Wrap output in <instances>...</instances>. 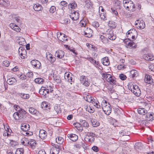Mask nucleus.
I'll return each mask as SVG.
<instances>
[{"mask_svg":"<svg viewBox=\"0 0 154 154\" xmlns=\"http://www.w3.org/2000/svg\"><path fill=\"white\" fill-rule=\"evenodd\" d=\"M99 15L101 19L103 20H106V14L105 12H103V13H101V14H100Z\"/></svg>","mask_w":154,"mask_h":154,"instance_id":"nucleus-50","label":"nucleus"},{"mask_svg":"<svg viewBox=\"0 0 154 154\" xmlns=\"http://www.w3.org/2000/svg\"><path fill=\"white\" fill-rule=\"evenodd\" d=\"M88 20L87 19L85 18H83L80 22V25L82 27H85L86 24L88 23Z\"/></svg>","mask_w":154,"mask_h":154,"instance_id":"nucleus-29","label":"nucleus"},{"mask_svg":"<svg viewBox=\"0 0 154 154\" xmlns=\"http://www.w3.org/2000/svg\"><path fill=\"white\" fill-rule=\"evenodd\" d=\"M100 40L104 44H107L109 43V40L106 37H105L104 36L101 35L100 37Z\"/></svg>","mask_w":154,"mask_h":154,"instance_id":"nucleus-27","label":"nucleus"},{"mask_svg":"<svg viewBox=\"0 0 154 154\" xmlns=\"http://www.w3.org/2000/svg\"><path fill=\"white\" fill-rule=\"evenodd\" d=\"M21 115L18 112H15L13 115V116L15 120H19L21 119Z\"/></svg>","mask_w":154,"mask_h":154,"instance_id":"nucleus-39","label":"nucleus"},{"mask_svg":"<svg viewBox=\"0 0 154 154\" xmlns=\"http://www.w3.org/2000/svg\"><path fill=\"white\" fill-rule=\"evenodd\" d=\"M19 54L20 57L22 59H24L26 57V51L25 49L22 47H20L19 48Z\"/></svg>","mask_w":154,"mask_h":154,"instance_id":"nucleus-7","label":"nucleus"},{"mask_svg":"<svg viewBox=\"0 0 154 154\" xmlns=\"http://www.w3.org/2000/svg\"><path fill=\"white\" fill-rule=\"evenodd\" d=\"M102 63L104 65L107 66L109 63V61L107 57H105L102 60Z\"/></svg>","mask_w":154,"mask_h":154,"instance_id":"nucleus-35","label":"nucleus"},{"mask_svg":"<svg viewBox=\"0 0 154 154\" xmlns=\"http://www.w3.org/2000/svg\"><path fill=\"white\" fill-rule=\"evenodd\" d=\"M119 77H120V79L122 80H125L127 78L126 76L123 74H121L119 75Z\"/></svg>","mask_w":154,"mask_h":154,"instance_id":"nucleus-58","label":"nucleus"},{"mask_svg":"<svg viewBox=\"0 0 154 154\" xmlns=\"http://www.w3.org/2000/svg\"><path fill=\"white\" fill-rule=\"evenodd\" d=\"M145 81L146 82L149 84L152 82V79L150 75H146L145 76Z\"/></svg>","mask_w":154,"mask_h":154,"instance_id":"nucleus-26","label":"nucleus"},{"mask_svg":"<svg viewBox=\"0 0 154 154\" xmlns=\"http://www.w3.org/2000/svg\"><path fill=\"white\" fill-rule=\"evenodd\" d=\"M66 48H68V49L70 51L72 52L75 54H77L75 52V50L74 48H70L68 45H66Z\"/></svg>","mask_w":154,"mask_h":154,"instance_id":"nucleus-52","label":"nucleus"},{"mask_svg":"<svg viewBox=\"0 0 154 154\" xmlns=\"http://www.w3.org/2000/svg\"><path fill=\"white\" fill-rule=\"evenodd\" d=\"M93 64L96 67H98V66H100V65L98 61H97L96 60L94 61V62Z\"/></svg>","mask_w":154,"mask_h":154,"instance_id":"nucleus-62","label":"nucleus"},{"mask_svg":"<svg viewBox=\"0 0 154 154\" xmlns=\"http://www.w3.org/2000/svg\"><path fill=\"white\" fill-rule=\"evenodd\" d=\"M56 142L59 144H61L63 142L64 139L61 137H59L56 138Z\"/></svg>","mask_w":154,"mask_h":154,"instance_id":"nucleus-41","label":"nucleus"},{"mask_svg":"<svg viewBox=\"0 0 154 154\" xmlns=\"http://www.w3.org/2000/svg\"><path fill=\"white\" fill-rule=\"evenodd\" d=\"M20 113V115H21V119L22 118H26V116L27 112L24 109H21L19 112Z\"/></svg>","mask_w":154,"mask_h":154,"instance_id":"nucleus-32","label":"nucleus"},{"mask_svg":"<svg viewBox=\"0 0 154 154\" xmlns=\"http://www.w3.org/2000/svg\"><path fill=\"white\" fill-rule=\"evenodd\" d=\"M27 131H25L24 132L25 134L23 135L26 136H30L32 135L33 134V133L31 132H27Z\"/></svg>","mask_w":154,"mask_h":154,"instance_id":"nucleus-64","label":"nucleus"},{"mask_svg":"<svg viewBox=\"0 0 154 154\" xmlns=\"http://www.w3.org/2000/svg\"><path fill=\"white\" fill-rule=\"evenodd\" d=\"M48 86L47 87H42L39 91V93L43 96L44 97H46L47 94L49 93V89Z\"/></svg>","mask_w":154,"mask_h":154,"instance_id":"nucleus-6","label":"nucleus"},{"mask_svg":"<svg viewBox=\"0 0 154 154\" xmlns=\"http://www.w3.org/2000/svg\"><path fill=\"white\" fill-rule=\"evenodd\" d=\"M131 33L137 34V32L135 29H133L128 30L126 33V35H129Z\"/></svg>","mask_w":154,"mask_h":154,"instance_id":"nucleus-43","label":"nucleus"},{"mask_svg":"<svg viewBox=\"0 0 154 154\" xmlns=\"http://www.w3.org/2000/svg\"><path fill=\"white\" fill-rule=\"evenodd\" d=\"M142 144L140 143H137L135 145L136 148L140 149L142 146Z\"/></svg>","mask_w":154,"mask_h":154,"instance_id":"nucleus-55","label":"nucleus"},{"mask_svg":"<svg viewBox=\"0 0 154 154\" xmlns=\"http://www.w3.org/2000/svg\"><path fill=\"white\" fill-rule=\"evenodd\" d=\"M24 141H25V144H24V145L25 146H29V139L28 138H26V137H24Z\"/></svg>","mask_w":154,"mask_h":154,"instance_id":"nucleus-57","label":"nucleus"},{"mask_svg":"<svg viewBox=\"0 0 154 154\" xmlns=\"http://www.w3.org/2000/svg\"><path fill=\"white\" fill-rule=\"evenodd\" d=\"M67 137L73 141H75L78 139V136L75 134H71L67 135Z\"/></svg>","mask_w":154,"mask_h":154,"instance_id":"nucleus-19","label":"nucleus"},{"mask_svg":"<svg viewBox=\"0 0 154 154\" xmlns=\"http://www.w3.org/2000/svg\"><path fill=\"white\" fill-rule=\"evenodd\" d=\"M9 61L6 60L4 61L3 62V65L6 67H8L9 65Z\"/></svg>","mask_w":154,"mask_h":154,"instance_id":"nucleus-61","label":"nucleus"},{"mask_svg":"<svg viewBox=\"0 0 154 154\" xmlns=\"http://www.w3.org/2000/svg\"><path fill=\"white\" fill-rule=\"evenodd\" d=\"M123 3L124 6L128 11H134L135 10V5L131 0H124Z\"/></svg>","mask_w":154,"mask_h":154,"instance_id":"nucleus-1","label":"nucleus"},{"mask_svg":"<svg viewBox=\"0 0 154 154\" xmlns=\"http://www.w3.org/2000/svg\"><path fill=\"white\" fill-rule=\"evenodd\" d=\"M111 109L112 108L111 106L109 103H108V105L104 107L103 109V110L105 112H106V111H108L109 110Z\"/></svg>","mask_w":154,"mask_h":154,"instance_id":"nucleus-47","label":"nucleus"},{"mask_svg":"<svg viewBox=\"0 0 154 154\" xmlns=\"http://www.w3.org/2000/svg\"><path fill=\"white\" fill-rule=\"evenodd\" d=\"M132 92L136 96H139L141 94V91L139 88L138 86L137 85H133V89H131V90Z\"/></svg>","mask_w":154,"mask_h":154,"instance_id":"nucleus-8","label":"nucleus"},{"mask_svg":"<svg viewBox=\"0 0 154 154\" xmlns=\"http://www.w3.org/2000/svg\"><path fill=\"white\" fill-rule=\"evenodd\" d=\"M14 107L15 109L17 111V112H19V111L22 109L18 106L16 105H14Z\"/></svg>","mask_w":154,"mask_h":154,"instance_id":"nucleus-63","label":"nucleus"},{"mask_svg":"<svg viewBox=\"0 0 154 154\" xmlns=\"http://www.w3.org/2000/svg\"><path fill=\"white\" fill-rule=\"evenodd\" d=\"M108 25L109 26L112 28H113L116 27V25L115 24V22L112 21H109L108 23Z\"/></svg>","mask_w":154,"mask_h":154,"instance_id":"nucleus-51","label":"nucleus"},{"mask_svg":"<svg viewBox=\"0 0 154 154\" xmlns=\"http://www.w3.org/2000/svg\"><path fill=\"white\" fill-rule=\"evenodd\" d=\"M29 125L26 123L22 124L21 126V129L25 131H28L29 130Z\"/></svg>","mask_w":154,"mask_h":154,"instance_id":"nucleus-23","label":"nucleus"},{"mask_svg":"<svg viewBox=\"0 0 154 154\" xmlns=\"http://www.w3.org/2000/svg\"><path fill=\"white\" fill-rule=\"evenodd\" d=\"M33 7L34 9L36 11H41L43 8L42 5L38 3H36L34 5Z\"/></svg>","mask_w":154,"mask_h":154,"instance_id":"nucleus-25","label":"nucleus"},{"mask_svg":"<svg viewBox=\"0 0 154 154\" xmlns=\"http://www.w3.org/2000/svg\"><path fill=\"white\" fill-rule=\"evenodd\" d=\"M46 57L47 59L51 63H54L56 60L55 58L53 57V55L48 52L46 53Z\"/></svg>","mask_w":154,"mask_h":154,"instance_id":"nucleus-15","label":"nucleus"},{"mask_svg":"<svg viewBox=\"0 0 154 154\" xmlns=\"http://www.w3.org/2000/svg\"><path fill=\"white\" fill-rule=\"evenodd\" d=\"M29 146L32 148L34 147L36 145L35 141L33 139H29Z\"/></svg>","mask_w":154,"mask_h":154,"instance_id":"nucleus-38","label":"nucleus"},{"mask_svg":"<svg viewBox=\"0 0 154 154\" xmlns=\"http://www.w3.org/2000/svg\"><path fill=\"white\" fill-rule=\"evenodd\" d=\"M79 14L77 11L72 10L71 11L69 16L71 19L73 20H76L78 19L79 17Z\"/></svg>","mask_w":154,"mask_h":154,"instance_id":"nucleus-5","label":"nucleus"},{"mask_svg":"<svg viewBox=\"0 0 154 154\" xmlns=\"http://www.w3.org/2000/svg\"><path fill=\"white\" fill-rule=\"evenodd\" d=\"M106 36L107 38L112 40H114L116 38V36L114 35L112 30L107 31Z\"/></svg>","mask_w":154,"mask_h":154,"instance_id":"nucleus-10","label":"nucleus"},{"mask_svg":"<svg viewBox=\"0 0 154 154\" xmlns=\"http://www.w3.org/2000/svg\"><path fill=\"white\" fill-rule=\"evenodd\" d=\"M108 92L110 93H112L115 91L114 89L112 86H109L108 88Z\"/></svg>","mask_w":154,"mask_h":154,"instance_id":"nucleus-56","label":"nucleus"},{"mask_svg":"<svg viewBox=\"0 0 154 154\" xmlns=\"http://www.w3.org/2000/svg\"><path fill=\"white\" fill-rule=\"evenodd\" d=\"M30 63L32 65L34 66V67L40 69L42 68L41 64L38 60H32Z\"/></svg>","mask_w":154,"mask_h":154,"instance_id":"nucleus-9","label":"nucleus"},{"mask_svg":"<svg viewBox=\"0 0 154 154\" xmlns=\"http://www.w3.org/2000/svg\"><path fill=\"white\" fill-rule=\"evenodd\" d=\"M46 131L43 130H41L39 131V136L42 139L45 138L47 136Z\"/></svg>","mask_w":154,"mask_h":154,"instance_id":"nucleus-18","label":"nucleus"},{"mask_svg":"<svg viewBox=\"0 0 154 154\" xmlns=\"http://www.w3.org/2000/svg\"><path fill=\"white\" fill-rule=\"evenodd\" d=\"M54 109L57 114H58L61 112V108H60V106H58V105L54 106Z\"/></svg>","mask_w":154,"mask_h":154,"instance_id":"nucleus-46","label":"nucleus"},{"mask_svg":"<svg viewBox=\"0 0 154 154\" xmlns=\"http://www.w3.org/2000/svg\"><path fill=\"white\" fill-rule=\"evenodd\" d=\"M106 81L111 85H116V80L115 79V78L112 77V76L110 78L106 79Z\"/></svg>","mask_w":154,"mask_h":154,"instance_id":"nucleus-31","label":"nucleus"},{"mask_svg":"<svg viewBox=\"0 0 154 154\" xmlns=\"http://www.w3.org/2000/svg\"><path fill=\"white\" fill-rule=\"evenodd\" d=\"M102 76L106 80V79L110 78L111 75L109 74L106 73H103L102 74Z\"/></svg>","mask_w":154,"mask_h":154,"instance_id":"nucleus-45","label":"nucleus"},{"mask_svg":"<svg viewBox=\"0 0 154 154\" xmlns=\"http://www.w3.org/2000/svg\"><path fill=\"white\" fill-rule=\"evenodd\" d=\"M77 6V5L75 1H72L69 5V7L72 9H74Z\"/></svg>","mask_w":154,"mask_h":154,"instance_id":"nucleus-40","label":"nucleus"},{"mask_svg":"<svg viewBox=\"0 0 154 154\" xmlns=\"http://www.w3.org/2000/svg\"><path fill=\"white\" fill-rule=\"evenodd\" d=\"M94 134L93 133L87 132L85 135V140L86 141L92 143L94 142Z\"/></svg>","mask_w":154,"mask_h":154,"instance_id":"nucleus-2","label":"nucleus"},{"mask_svg":"<svg viewBox=\"0 0 154 154\" xmlns=\"http://www.w3.org/2000/svg\"><path fill=\"white\" fill-rule=\"evenodd\" d=\"M143 58L145 60L148 61H152L154 59V57L152 54L151 53L147 54H145L143 55Z\"/></svg>","mask_w":154,"mask_h":154,"instance_id":"nucleus-17","label":"nucleus"},{"mask_svg":"<svg viewBox=\"0 0 154 154\" xmlns=\"http://www.w3.org/2000/svg\"><path fill=\"white\" fill-rule=\"evenodd\" d=\"M60 151L59 146L52 148L51 150L50 153L51 154H58Z\"/></svg>","mask_w":154,"mask_h":154,"instance_id":"nucleus-24","label":"nucleus"},{"mask_svg":"<svg viewBox=\"0 0 154 154\" xmlns=\"http://www.w3.org/2000/svg\"><path fill=\"white\" fill-rule=\"evenodd\" d=\"M137 112L140 114L144 115L145 114L147 113V111L144 108H139L137 109Z\"/></svg>","mask_w":154,"mask_h":154,"instance_id":"nucleus-30","label":"nucleus"},{"mask_svg":"<svg viewBox=\"0 0 154 154\" xmlns=\"http://www.w3.org/2000/svg\"><path fill=\"white\" fill-rule=\"evenodd\" d=\"M23 152L24 150L23 148H18L16 151L15 154H23Z\"/></svg>","mask_w":154,"mask_h":154,"instance_id":"nucleus-48","label":"nucleus"},{"mask_svg":"<svg viewBox=\"0 0 154 154\" xmlns=\"http://www.w3.org/2000/svg\"><path fill=\"white\" fill-rule=\"evenodd\" d=\"M71 75L68 72H66L65 73L64 78L65 79L69 82H72V79Z\"/></svg>","mask_w":154,"mask_h":154,"instance_id":"nucleus-20","label":"nucleus"},{"mask_svg":"<svg viewBox=\"0 0 154 154\" xmlns=\"http://www.w3.org/2000/svg\"><path fill=\"white\" fill-rule=\"evenodd\" d=\"M35 82L36 83L42 84L44 82V80L42 78H38L35 79Z\"/></svg>","mask_w":154,"mask_h":154,"instance_id":"nucleus-42","label":"nucleus"},{"mask_svg":"<svg viewBox=\"0 0 154 154\" xmlns=\"http://www.w3.org/2000/svg\"><path fill=\"white\" fill-rule=\"evenodd\" d=\"M92 30L90 28L87 27L86 29L84 31L85 36L88 38H90L92 36Z\"/></svg>","mask_w":154,"mask_h":154,"instance_id":"nucleus-14","label":"nucleus"},{"mask_svg":"<svg viewBox=\"0 0 154 154\" xmlns=\"http://www.w3.org/2000/svg\"><path fill=\"white\" fill-rule=\"evenodd\" d=\"M17 96L20 97L23 99H28L30 97L29 94L18 93L17 94Z\"/></svg>","mask_w":154,"mask_h":154,"instance_id":"nucleus-22","label":"nucleus"},{"mask_svg":"<svg viewBox=\"0 0 154 154\" xmlns=\"http://www.w3.org/2000/svg\"><path fill=\"white\" fill-rule=\"evenodd\" d=\"M57 36L58 39L63 42H65L66 41L68 40L66 36L64 34L60 32V35L59 36V34H57Z\"/></svg>","mask_w":154,"mask_h":154,"instance_id":"nucleus-11","label":"nucleus"},{"mask_svg":"<svg viewBox=\"0 0 154 154\" xmlns=\"http://www.w3.org/2000/svg\"><path fill=\"white\" fill-rule=\"evenodd\" d=\"M125 43V44L126 46H128L129 47H131L132 48H135L136 45L135 43L131 41H129L128 39H125L124 40Z\"/></svg>","mask_w":154,"mask_h":154,"instance_id":"nucleus-12","label":"nucleus"},{"mask_svg":"<svg viewBox=\"0 0 154 154\" xmlns=\"http://www.w3.org/2000/svg\"><path fill=\"white\" fill-rule=\"evenodd\" d=\"M85 99L86 101L90 103H93L92 101L94 100V98L88 94H86V97H85Z\"/></svg>","mask_w":154,"mask_h":154,"instance_id":"nucleus-33","label":"nucleus"},{"mask_svg":"<svg viewBox=\"0 0 154 154\" xmlns=\"http://www.w3.org/2000/svg\"><path fill=\"white\" fill-rule=\"evenodd\" d=\"M18 42L20 45H23L26 43V41L24 38L22 37H19Z\"/></svg>","mask_w":154,"mask_h":154,"instance_id":"nucleus-37","label":"nucleus"},{"mask_svg":"<svg viewBox=\"0 0 154 154\" xmlns=\"http://www.w3.org/2000/svg\"><path fill=\"white\" fill-rule=\"evenodd\" d=\"M56 11V7L54 6H51L50 9V12L51 13H54Z\"/></svg>","mask_w":154,"mask_h":154,"instance_id":"nucleus-60","label":"nucleus"},{"mask_svg":"<svg viewBox=\"0 0 154 154\" xmlns=\"http://www.w3.org/2000/svg\"><path fill=\"white\" fill-rule=\"evenodd\" d=\"M16 82V79L14 77H10L7 81V82L9 85H14Z\"/></svg>","mask_w":154,"mask_h":154,"instance_id":"nucleus-21","label":"nucleus"},{"mask_svg":"<svg viewBox=\"0 0 154 154\" xmlns=\"http://www.w3.org/2000/svg\"><path fill=\"white\" fill-rule=\"evenodd\" d=\"M92 25L95 27H98L99 26V23L97 21H94L92 23Z\"/></svg>","mask_w":154,"mask_h":154,"instance_id":"nucleus-59","label":"nucleus"},{"mask_svg":"<svg viewBox=\"0 0 154 154\" xmlns=\"http://www.w3.org/2000/svg\"><path fill=\"white\" fill-rule=\"evenodd\" d=\"M29 111L30 113L33 115H37L39 113V112L33 107L29 108Z\"/></svg>","mask_w":154,"mask_h":154,"instance_id":"nucleus-28","label":"nucleus"},{"mask_svg":"<svg viewBox=\"0 0 154 154\" xmlns=\"http://www.w3.org/2000/svg\"><path fill=\"white\" fill-rule=\"evenodd\" d=\"M145 119L148 121H152L154 119V113L153 112L146 113Z\"/></svg>","mask_w":154,"mask_h":154,"instance_id":"nucleus-13","label":"nucleus"},{"mask_svg":"<svg viewBox=\"0 0 154 154\" xmlns=\"http://www.w3.org/2000/svg\"><path fill=\"white\" fill-rule=\"evenodd\" d=\"M85 109L87 111H88L90 113H93L94 112V109L90 106H85Z\"/></svg>","mask_w":154,"mask_h":154,"instance_id":"nucleus-44","label":"nucleus"},{"mask_svg":"<svg viewBox=\"0 0 154 154\" xmlns=\"http://www.w3.org/2000/svg\"><path fill=\"white\" fill-rule=\"evenodd\" d=\"M107 105L108 103H107L106 101L105 100H104L103 101V102L102 103V106L101 107H102V109H103L104 107L106 106Z\"/></svg>","mask_w":154,"mask_h":154,"instance_id":"nucleus-54","label":"nucleus"},{"mask_svg":"<svg viewBox=\"0 0 154 154\" xmlns=\"http://www.w3.org/2000/svg\"><path fill=\"white\" fill-rule=\"evenodd\" d=\"M80 81L81 83L86 87L89 86L90 82L85 76L82 75L80 77Z\"/></svg>","mask_w":154,"mask_h":154,"instance_id":"nucleus-4","label":"nucleus"},{"mask_svg":"<svg viewBox=\"0 0 154 154\" xmlns=\"http://www.w3.org/2000/svg\"><path fill=\"white\" fill-rule=\"evenodd\" d=\"M131 76L132 78H134L137 77L138 75V73L137 70H132L130 72Z\"/></svg>","mask_w":154,"mask_h":154,"instance_id":"nucleus-36","label":"nucleus"},{"mask_svg":"<svg viewBox=\"0 0 154 154\" xmlns=\"http://www.w3.org/2000/svg\"><path fill=\"white\" fill-rule=\"evenodd\" d=\"M137 34H131L129 35H127V37L128 38H130L131 37L132 39L133 40H135L136 36H137Z\"/></svg>","mask_w":154,"mask_h":154,"instance_id":"nucleus-49","label":"nucleus"},{"mask_svg":"<svg viewBox=\"0 0 154 154\" xmlns=\"http://www.w3.org/2000/svg\"><path fill=\"white\" fill-rule=\"evenodd\" d=\"M64 55V51L61 50H59L56 51L55 55L59 58L61 59L63 57Z\"/></svg>","mask_w":154,"mask_h":154,"instance_id":"nucleus-16","label":"nucleus"},{"mask_svg":"<svg viewBox=\"0 0 154 154\" xmlns=\"http://www.w3.org/2000/svg\"><path fill=\"white\" fill-rule=\"evenodd\" d=\"M92 125L93 127H97L100 125V123L97 120L94 119H92L91 120Z\"/></svg>","mask_w":154,"mask_h":154,"instance_id":"nucleus-34","label":"nucleus"},{"mask_svg":"<svg viewBox=\"0 0 154 154\" xmlns=\"http://www.w3.org/2000/svg\"><path fill=\"white\" fill-rule=\"evenodd\" d=\"M10 143L12 147H14L17 145L18 144L17 143L16 141L13 140H11Z\"/></svg>","mask_w":154,"mask_h":154,"instance_id":"nucleus-53","label":"nucleus"},{"mask_svg":"<svg viewBox=\"0 0 154 154\" xmlns=\"http://www.w3.org/2000/svg\"><path fill=\"white\" fill-rule=\"evenodd\" d=\"M135 24L137 28L140 29H143L145 27L144 22L141 19L137 20L135 22Z\"/></svg>","mask_w":154,"mask_h":154,"instance_id":"nucleus-3","label":"nucleus"}]
</instances>
